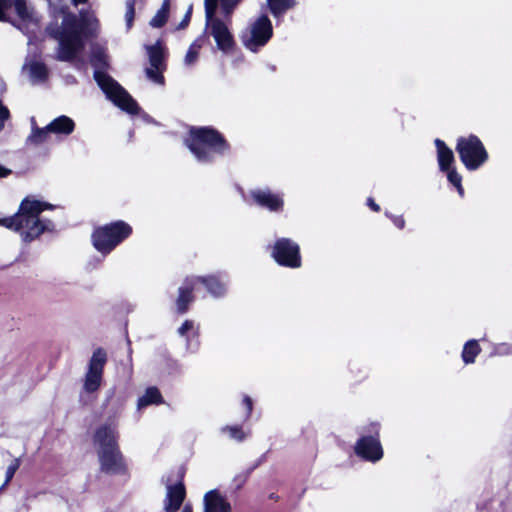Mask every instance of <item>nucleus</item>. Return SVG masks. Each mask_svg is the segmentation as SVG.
<instances>
[{
  "instance_id": "1",
  "label": "nucleus",
  "mask_w": 512,
  "mask_h": 512,
  "mask_svg": "<svg viewBox=\"0 0 512 512\" xmlns=\"http://www.w3.org/2000/svg\"><path fill=\"white\" fill-rule=\"evenodd\" d=\"M97 28V20L88 15L81 14L78 18L74 14H65L61 27L49 26L47 31L51 37L58 41L56 59L74 63L81 68L85 65L82 53L85 48V38L93 35Z\"/></svg>"
},
{
  "instance_id": "2",
  "label": "nucleus",
  "mask_w": 512,
  "mask_h": 512,
  "mask_svg": "<svg viewBox=\"0 0 512 512\" xmlns=\"http://www.w3.org/2000/svg\"><path fill=\"white\" fill-rule=\"evenodd\" d=\"M48 208H51L48 203L25 198L20 204L19 211L13 217L6 218L3 226L18 232L25 242H31L43 232L54 229V224L50 220L39 218L40 213Z\"/></svg>"
},
{
  "instance_id": "3",
  "label": "nucleus",
  "mask_w": 512,
  "mask_h": 512,
  "mask_svg": "<svg viewBox=\"0 0 512 512\" xmlns=\"http://www.w3.org/2000/svg\"><path fill=\"white\" fill-rule=\"evenodd\" d=\"M186 145L200 162L210 161L215 154H221L226 149L222 136L216 130L207 127L192 128Z\"/></svg>"
},
{
  "instance_id": "4",
  "label": "nucleus",
  "mask_w": 512,
  "mask_h": 512,
  "mask_svg": "<svg viewBox=\"0 0 512 512\" xmlns=\"http://www.w3.org/2000/svg\"><path fill=\"white\" fill-rule=\"evenodd\" d=\"M204 4L207 33L214 38L219 50L224 53L230 52L234 46V38L227 23L215 16L218 1L204 0Z\"/></svg>"
},
{
  "instance_id": "5",
  "label": "nucleus",
  "mask_w": 512,
  "mask_h": 512,
  "mask_svg": "<svg viewBox=\"0 0 512 512\" xmlns=\"http://www.w3.org/2000/svg\"><path fill=\"white\" fill-rule=\"evenodd\" d=\"M131 232L132 229L127 223L117 221L96 229L92 235L93 245L102 254H108Z\"/></svg>"
},
{
  "instance_id": "6",
  "label": "nucleus",
  "mask_w": 512,
  "mask_h": 512,
  "mask_svg": "<svg viewBox=\"0 0 512 512\" xmlns=\"http://www.w3.org/2000/svg\"><path fill=\"white\" fill-rule=\"evenodd\" d=\"M94 78L107 98L115 105L131 114L138 112L139 107L134 99L109 75L95 71Z\"/></svg>"
},
{
  "instance_id": "7",
  "label": "nucleus",
  "mask_w": 512,
  "mask_h": 512,
  "mask_svg": "<svg viewBox=\"0 0 512 512\" xmlns=\"http://www.w3.org/2000/svg\"><path fill=\"white\" fill-rule=\"evenodd\" d=\"M11 5L18 17L15 26L25 33H35L40 26L41 16L27 0H0V20L4 19L5 9Z\"/></svg>"
},
{
  "instance_id": "8",
  "label": "nucleus",
  "mask_w": 512,
  "mask_h": 512,
  "mask_svg": "<svg viewBox=\"0 0 512 512\" xmlns=\"http://www.w3.org/2000/svg\"><path fill=\"white\" fill-rule=\"evenodd\" d=\"M462 163L468 170H476L485 163L488 154L478 137H461L456 145Z\"/></svg>"
},
{
  "instance_id": "9",
  "label": "nucleus",
  "mask_w": 512,
  "mask_h": 512,
  "mask_svg": "<svg viewBox=\"0 0 512 512\" xmlns=\"http://www.w3.org/2000/svg\"><path fill=\"white\" fill-rule=\"evenodd\" d=\"M272 31L271 21L267 16L262 15L242 34L243 45L250 51L256 52L269 41Z\"/></svg>"
},
{
  "instance_id": "10",
  "label": "nucleus",
  "mask_w": 512,
  "mask_h": 512,
  "mask_svg": "<svg viewBox=\"0 0 512 512\" xmlns=\"http://www.w3.org/2000/svg\"><path fill=\"white\" fill-rule=\"evenodd\" d=\"M106 360V352L103 349L98 348L93 352L83 380L85 392L94 393L100 388Z\"/></svg>"
},
{
  "instance_id": "11",
  "label": "nucleus",
  "mask_w": 512,
  "mask_h": 512,
  "mask_svg": "<svg viewBox=\"0 0 512 512\" xmlns=\"http://www.w3.org/2000/svg\"><path fill=\"white\" fill-rule=\"evenodd\" d=\"M150 66L146 68L145 73L149 80L156 84H164L163 72L166 69V50L161 41L153 45L146 46Z\"/></svg>"
},
{
  "instance_id": "12",
  "label": "nucleus",
  "mask_w": 512,
  "mask_h": 512,
  "mask_svg": "<svg viewBox=\"0 0 512 512\" xmlns=\"http://www.w3.org/2000/svg\"><path fill=\"white\" fill-rule=\"evenodd\" d=\"M277 263L283 266L297 268L301 265L299 246L290 239H279L272 253Z\"/></svg>"
},
{
  "instance_id": "13",
  "label": "nucleus",
  "mask_w": 512,
  "mask_h": 512,
  "mask_svg": "<svg viewBox=\"0 0 512 512\" xmlns=\"http://www.w3.org/2000/svg\"><path fill=\"white\" fill-rule=\"evenodd\" d=\"M118 431L115 421L102 424L95 432L94 442L98 446V450L118 448L117 445Z\"/></svg>"
},
{
  "instance_id": "14",
  "label": "nucleus",
  "mask_w": 512,
  "mask_h": 512,
  "mask_svg": "<svg viewBox=\"0 0 512 512\" xmlns=\"http://www.w3.org/2000/svg\"><path fill=\"white\" fill-rule=\"evenodd\" d=\"M355 452L365 460L376 462L383 456L379 440L372 436H364L356 443Z\"/></svg>"
},
{
  "instance_id": "15",
  "label": "nucleus",
  "mask_w": 512,
  "mask_h": 512,
  "mask_svg": "<svg viewBox=\"0 0 512 512\" xmlns=\"http://www.w3.org/2000/svg\"><path fill=\"white\" fill-rule=\"evenodd\" d=\"M101 469L107 473H121L124 470L123 457L119 448L98 450Z\"/></svg>"
},
{
  "instance_id": "16",
  "label": "nucleus",
  "mask_w": 512,
  "mask_h": 512,
  "mask_svg": "<svg viewBox=\"0 0 512 512\" xmlns=\"http://www.w3.org/2000/svg\"><path fill=\"white\" fill-rule=\"evenodd\" d=\"M186 491L183 483L167 485L166 495L163 503L165 512H176L184 502Z\"/></svg>"
},
{
  "instance_id": "17",
  "label": "nucleus",
  "mask_w": 512,
  "mask_h": 512,
  "mask_svg": "<svg viewBox=\"0 0 512 512\" xmlns=\"http://www.w3.org/2000/svg\"><path fill=\"white\" fill-rule=\"evenodd\" d=\"M251 195L258 205L268 208L271 211L280 210L283 206V200L269 190H255L252 191Z\"/></svg>"
},
{
  "instance_id": "18",
  "label": "nucleus",
  "mask_w": 512,
  "mask_h": 512,
  "mask_svg": "<svg viewBox=\"0 0 512 512\" xmlns=\"http://www.w3.org/2000/svg\"><path fill=\"white\" fill-rule=\"evenodd\" d=\"M203 512H230V504L216 490H210L204 495Z\"/></svg>"
},
{
  "instance_id": "19",
  "label": "nucleus",
  "mask_w": 512,
  "mask_h": 512,
  "mask_svg": "<svg viewBox=\"0 0 512 512\" xmlns=\"http://www.w3.org/2000/svg\"><path fill=\"white\" fill-rule=\"evenodd\" d=\"M75 123L68 116L62 115L55 118L47 125L51 133L69 135L74 131Z\"/></svg>"
},
{
  "instance_id": "20",
  "label": "nucleus",
  "mask_w": 512,
  "mask_h": 512,
  "mask_svg": "<svg viewBox=\"0 0 512 512\" xmlns=\"http://www.w3.org/2000/svg\"><path fill=\"white\" fill-rule=\"evenodd\" d=\"M194 278L187 279L186 286L179 288V295L176 301L177 310L179 313H184L188 309V305L192 302L193 297L191 295L194 287H195Z\"/></svg>"
},
{
  "instance_id": "21",
  "label": "nucleus",
  "mask_w": 512,
  "mask_h": 512,
  "mask_svg": "<svg viewBox=\"0 0 512 512\" xmlns=\"http://www.w3.org/2000/svg\"><path fill=\"white\" fill-rule=\"evenodd\" d=\"M435 145L437 148V158L440 170H448L451 168V164L454 161V154L452 150L440 139L435 140Z\"/></svg>"
},
{
  "instance_id": "22",
  "label": "nucleus",
  "mask_w": 512,
  "mask_h": 512,
  "mask_svg": "<svg viewBox=\"0 0 512 512\" xmlns=\"http://www.w3.org/2000/svg\"><path fill=\"white\" fill-rule=\"evenodd\" d=\"M31 126L32 131L30 135L27 137L26 143L35 146L45 143L48 140L49 134L51 133L50 129H47V126H45L44 128H38L36 126L34 117L31 118Z\"/></svg>"
},
{
  "instance_id": "23",
  "label": "nucleus",
  "mask_w": 512,
  "mask_h": 512,
  "mask_svg": "<svg viewBox=\"0 0 512 512\" xmlns=\"http://www.w3.org/2000/svg\"><path fill=\"white\" fill-rule=\"evenodd\" d=\"M25 68L28 69L31 82L33 84H38L46 80L48 71L43 63L33 61L25 65Z\"/></svg>"
},
{
  "instance_id": "24",
  "label": "nucleus",
  "mask_w": 512,
  "mask_h": 512,
  "mask_svg": "<svg viewBox=\"0 0 512 512\" xmlns=\"http://www.w3.org/2000/svg\"><path fill=\"white\" fill-rule=\"evenodd\" d=\"M163 402L162 396L156 387H149L137 402V408L142 409L151 404H160Z\"/></svg>"
},
{
  "instance_id": "25",
  "label": "nucleus",
  "mask_w": 512,
  "mask_h": 512,
  "mask_svg": "<svg viewBox=\"0 0 512 512\" xmlns=\"http://www.w3.org/2000/svg\"><path fill=\"white\" fill-rule=\"evenodd\" d=\"M195 284L202 282L208 289L209 293L214 297H219L224 294L225 286L214 277H193Z\"/></svg>"
},
{
  "instance_id": "26",
  "label": "nucleus",
  "mask_w": 512,
  "mask_h": 512,
  "mask_svg": "<svg viewBox=\"0 0 512 512\" xmlns=\"http://www.w3.org/2000/svg\"><path fill=\"white\" fill-rule=\"evenodd\" d=\"M169 11H170V0H164L160 9L151 18L150 25L154 28L162 27L168 19Z\"/></svg>"
},
{
  "instance_id": "27",
  "label": "nucleus",
  "mask_w": 512,
  "mask_h": 512,
  "mask_svg": "<svg viewBox=\"0 0 512 512\" xmlns=\"http://www.w3.org/2000/svg\"><path fill=\"white\" fill-rule=\"evenodd\" d=\"M479 352H480V347H479L477 341L469 340L463 348L462 358L465 363H473L475 360V357L478 355Z\"/></svg>"
},
{
  "instance_id": "28",
  "label": "nucleus",
  "mask_w": 512,
  "mask_h": 512,
  "mask_svg": "<svg viewBox=\"0 0 512 512\" xmlns=\"http://www.w3.org/2000/svg\"><path fill=\"white\" fill-rule=\"evenodd\" d=\"M268 3L274 16H279L294 6V0H268Z\"/></svg>"
},
{
  "instance_id": "29",
  "label": "nucleus",
  "mask_w": 512,
  "mask_h": 512,
  "mask_svg": "<svg viewBox=\"0 0 512 512\" xmlns=\"http://www.w3.org/2000/svg\"><path fill=\"white\" fill-rule=\"evenodd\" d=\"M201 47H202V43L200 40H195L190 45V47L184 57V64L186 66H192L196 63Z\"/></svg>"
},
{
  "instance_id": "30",
  "label": "nucleus",
  "mask_w": 512,
  "mask_h": 512,
  "mask_svg": "<svg viewBox=\"0 0 512 512\" xmlns=\"http://www.w3.org/2000/svg\"><path fill=\"white\" fill-rule=\"evenodd\" d=\"M447 172V178L450 183H452L458 190L460 195H463V188L461 185V176L458 174V172L454 168H449L448 170H444Z\"/></svg>"
},
{
  "instance_id": "31",
  "label": "nucleus",
  "mask_w": 512,
  "mask_h": 512,
  "mask_svg": "<svg viewBox=\"0 0 512 512\" xmlns=\"http://www.w3.org/2000/svg\"><path fill=\"white\" fill-rule=\"evenodd\" d=\"M135 4L136 0H126V12H125V20L127 28L130 29L133 24L134 16H135Z\"/></svg>"
},
{
  "instance_id": "32",
  "label": "nucleus",
  "mask_w": 512,
  "mask_h": 512,
  "mask_svg": "<svg viewBox=\"0 0 512 512\" xmlns=\"http://www.w3.org/2000/svg\"><path fill=\"white\" fill-rule=\"evenodd\" d=\"M223 432H227L232 439L242 441L245 439V433L238 426H227L222 429Z\"/></svg>"
},
{
  "instance_id": "33",
  "label": "nucleus",
  "mask_w": 512,
  "mask_h": 512,
  "mask_svg": "<svg viewBox=\"0 0 512 512\" xmlns=\"http://www.w3.org/2000/svg\"><path fill=\"white\" fill-rule=\"evenodd\" d=\"M19 460L16 459L13 463H11L7 469H6V479H5V483L4 485L8 484L11 479L13 478L15 472L17 471V469L19 468Z\"/></svg>"
},
{
  "instance_id": "34",
  "label": "nucleus",
  "mask_w": 512,
  "mask_h": 512,
  "mask_svg": "<svg viewBox=\"0 0 512 512\" xmlns=\"http://www.w3.org/2000/svg\"><path fill=\"white\" fill-rule=\"evenodd\" d=\"M240 0H221L222 10L225 16L229 17L232 13L233 8L237 5Z\"/></svg>"
},
{
  "instance_id": "35",
  "label": "nucleus",
  "mask_w": 512,
  "mask_h": 512,
  "mask_svg": "<svg viewBox=\"0 0 512 512\" xmlns=\"http://www.w3.org/2000/svg\"><path fill=\"white\" fill-rule=\"evenodd\" d=\"M104 53L101 51V50H98L96 52L93 53L92 57H91V62L93 65L97 66V65H102L104 64Z\"/></svg>"
},
{
  "instance_id": "36",
  "label": "nucleus",
  "mask_w": 512,
  "mask_h": 512,
  "mask_svg": "<svg viewBox=\"0 0 512 512\" xmlns=\"http://www.w3.org/2000/svg\"><path fill=\"white\" fill-rule=\"evenodd\" d=\"M193 328V322L190 320H186L181 327L178 329V333L181 336H184L188 331H190Z\"/></svg>"
},
{
  "instance_id": "37",
  "label": "nucleus",
  "mask_w": 512,
  "mask_h": 512,
  "mask_svg": "<svg viewBox=\"0 0 512 512\" xmlns=\"http://www.w3.org/2000/svg\"><path fill=\"white\" fill-rule=\"evenodd\" d=\"M191 12H192V8L190 7L187 10L183 20L179 23V25L177 27L178 29H184L188 25L190 18H191Z\"/></svg>"
},
{
  "instance_id": "38",
  "label": "nucleus",
  "mask_w": 512,
  "mask_h": 512,
  "mask_svg": "<svg viewBox=\"0 0 512 512\" xmlns=\"http://www.w3.org/2000/svg\"><path fill=\"white\" fill-rule=\"evenodd\" d=\"M243 401H244V404L247 407V415H250V413L252 411V406H253L252 400H251L250 397L246 396Z\"/></svg>"
},
{
  "instance_id": "39",
  "label": "nucleus",
  "mask_w": 512,
  "mask_h": 512,
  "mask_svg": "<svg viewBox=\"0 0 512 512\" xmlns=\"http://www.w3.org/2000/svg\"><path fill=\"white\" fill-rule=\"evenodd\" d=\"M367 203H368V206H369L372 210H374L375 212H378V211L380 210L379 205H378V204H376L372 198H368Z\"/></svg>"
},
{
  "instance_id": "40",
  "label": "nucleus",
  "mask_w": 512,
  "mask_h": 512,
  "mask_svg": "<svg viewBox=\"0 0 512 512\" xmlns=\"http://www.w3.org/2000/svg\"><path fill=\"white\" fill-rule=\"evenodd\" d=\"M394 224L399 228L402 229L404 227L405 221L402 217H395L393 219Z\"/></svg>"
},
{
  "instance_id": "41",
  "label": "nucleus",
  "mask_w": 512,
  "mask_h": 512,
  "mask_svg": "<svg viewBox=\"0 0 512 512\" xmlns=\"http://www.w3.org/2000/svg\"><path fill=\"white\" fill-rule=\"evenodd\" d=\"M11 173V171L0 165V178L6 177Z\"/></svg>"
},
{
  "instance_id": "42",
  "label": "nucleus",
  "mask_w": 512,
  "mask_h": 512,
  "mask_svg": "<svg viewBox=\"0 0 512 512\" xmlns=\"http://www.w3.org/2000/svg\"><path fill=\"white\" fill-rule=\"evenodd\" d=\"M181 512H193L192 506L190 504H185L181 510Z\"/></svg>"
},
{
  "instance_id": "43",
  "label": "nucleus",
  "mask_w": 512,
  "mask_h": 512,
  "mask_svg": "<svg viewBox=\"0 0 512 512\" xmlns=\"http://www.w3.org/2000/svg\"><path fill=\"white\" fill-rule=\"evenodd\" d=\"M87 1H88V0H73V3H74L75 5H77V4H80V3H86Z\"/></svg>"
},
{
  "instance_id": "44",
  "label": "nucleus",
  "mask_w": 512,
  "mask_h": 512,
  "mask_svg": "<svg viewBox=\"0 0 512 512\" xmlns=\"http://www.w3.org/2000/svg\"><path fill=\"white\" fill-rule=\"evenodd\" d=\"M6 218L4 219H0V225H3V221L5 220Z\"/></svg>"
}]
</instances>
